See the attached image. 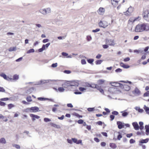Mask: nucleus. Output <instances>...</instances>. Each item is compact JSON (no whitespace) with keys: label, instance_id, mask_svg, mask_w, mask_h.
<instances>
[{"label":"nucleus","instance_id":"nucleus-53","mask_svg":"<svg viewBox=\"0 0 149 149\" xmlns=\"http://www.w3.org/2000/svg\"><path fill=\"white\" fill-rule=\"evenodd\" d=\"M74 93L75 94H81L82 93L78 91H77L74 92Z\"/></svg>","mask_w":149,"mask_h":149},{"label":"nucleus","instance_id":"nucleus-26","mask_svg":"<svg viewBox=\"0 0 149 149\" xmlns=\"http://www.w3.org/2000/svg\"><path fill=\"white\" fill-rule=\"evenodd\" d=\"M0 76L4 78V79L7 80H8V78L7 77V76L6 74L3 73H2L0 75Z\"/></svg>","mask_w":149,"mask_h":149},{"label":"nucleus","instance_id":"nucleus-6","mask_svg":"<svg viewBox=\"0 0 149 149\" xmlns=\"http://www.w3.org/2000/svg\"><path fill=\"white\" fill-rule=\"evenodd\" d=\"M106 43L107 44L110 45H114L115 44L113 40L111 39H106Z\"/></svg>","mask_w":149,"mask_h":149},{"label":"nucleus","instance_id":"nucleus-18","mask_svg":"<svg viewBox=\"0 0 149 149\" xmlns=\"http://www.w3.org/2000/svg\"><path fill=\"white\" fill-rule=\"evenodd\" d=\"M145 128L146 130V134L148 135L149 134V125H146L145 126Z\"/></svg>","mask_w":149,"mask_h":149},{"label":"nucleus","instance_id":"nucleus-55","mask_svg":"<svg viewBox=\"0 0 149 149\" xmlns=\"http://www.w3.org/2000/svg\"><path fill=\"white\" fill-rule=\"evenodd\" d=\"M81 62L82 64H85L86 63V60L85 59H82Z\"/></svg>","mask_w":149,"mask_h":149},{"label":"nucleus","instance_id":"nucleus-39","mask_svg":"<svg viewBox=\"0 0 149 149\" xmlns=\"http://www.w3.org/2000/svg\"><path fill=\"white\" fill-rule=\"evenodd\" d=\"M44 121L46 122H48L50 121H51V120L49 118H45L44 119Z\"/></svg>","mask_w":149,"mask_h":149},{"label":"nucleus","instance_id":"nucleus-42","mask_svg":"<svg viewBox=\"0 0 149 149\" xmlns=\"http://www.w3.org/2000/svg\"><path fill=\"white\" fill-rule=\"evenodd\" d=\"M48 80H41L40 81V84H43L46 83L48 82Z\"/></svg>","mask_w":149,"mask_h":149},{"label":"nucleus","instance_id":"nucleus-31","mask_svg":"<svg viewBox=\"0 0 149 149\" xmlns=\"http://www.w3.org/2000/svg\"><path fill=\"white\" fill-rule=\"evenodd\" d=\"M13 146L15 147L17 149H20V146L18 144H14L13 145Z\"/></svg>","mask_w":149,"mask_h":149},{"label":"nucleus","instance_id":"nucleus-20","mask_svg":"<svg viewBox=\"0 0 149 149\" xmlns=\"http://www.w3.org/2000/svg\"><path fill=\"white\" fill-rule=\"evenodd\" d=\"M149 140L148 138H147L145 139H142L139 142L141 143H146L148 142Z\"/></svg>","mask_w":149,"mask_h":149},{"label":"nucleus","instance_id":"nucleus-56","mask_svg":"<svg viewBox=\"0 0 149 149\" xmlns=\"http://www.w3.org/2000/svg\"><path fill=\"white\" fill-rule=\"evenodd\" d=\"M62 55L64 56H68V54L66 53L63 52L62 53Z\"/></svg>","mask_w":149,"mask_h":149},{"label":"nucleus","instance_id":"nucleus-54","mask_svg":"<svg viewBox=\"0 0 149 149\" xmlns=\"http://www.w3.org/2000/svg\"><path fill=\"white\" fill-rule=\"evenodd\" d=\"M5 89L2 87H0V92H5Z\"/></svg>","mask_w":149,"mask_h":149},{"label":"nucleus","instance_id":"nucleus-19","mask_svg":"<svg viewBox=\"0 0 149 149\" xmlns=\"http://www.w3.org/2000/svg\"><path fill=\"white\" fill-rule=\"evenodd\" d=\"M17 50L16 47H10L8 49V50L9 52H12L14 51H15Z\"/></svg>","mask_w":149,"mask_h":149},{"label":"nucleus","instance_id":"nucleus-59","mask_svg":"<svg viewBox=\"0 0 149 149\" xmlns=\"http://www.w3.org/2000/svg\"><path fill=\"white\" fill-rule=\"evenodd\" d=\"M94 140L97 142H98L100 141L99 139L97 137H95L94 139Z\"/></svg>","mask_w":149,"mask_h":149},{"label":"nucleus","instance_id":"nucleus-46","mask_svg":"<svg viewBox=\"0 0 149 149\" xmlns=\"http://www.w3.org/2000/svg\"><path fill=\"white\" fill-rule=\"evenodd\" d=\"M83 122H84V121L83 120H81V119H80V120H79L78 121H77V122L79 124H83Z\"/></svg>","mask_w":149,"mask_h":149},{"label":"nucleus","instance_id":"nucleus-33","mask_svg":"<svg viewBox=\"0 0 149 149\" xmlns=\"http://www.w3.org/2000/svg\"><path fill=\"white\" fill-rule=\"evenodd\" d=\"M26 100L28 102H30L32 101L31 97V96H29L26 98Z\"/></svg>","mask_w":149,"mask_h":149},{"label":"nucleus","instance_id":"nucleus-40","mask_svg":"<svg viewBox=\"0 0 149 149\" xmlns=\"http://www.w3.org/2000/svg\"><path fill=\"white\" fill-rule=\"evenodd\" d=\"M45 10L46 11V14L51 12V9L50 8H47L46 9H45Z\"/></svg>","mask_w":149,"mask_h":149},{"label":"nucleus","instance_id":"nucleus-61","mask_svg":"<svg viewBox=\"0 0 149 149\" xmlns=\"http://www.w3.org/2000/svg\"><path fill=\"white\" fill-rule=\"evenodd\" d=\"M102 47H103L105 49H107L109 47L108 45H103Z\"/></svg>","mask_w":149,"mask_h":149},{"label":"nucleus","instance_id":"nucleus-4","mask_svg":"<svg viewBox=\"0 0 149 149\" xmlns=\"http://www.w3.org/2000/svg\"><path fill=\"white\" fill-rule=\"evenodd\" d=\"M133 10V8L130 6L128 9L127 11L126 12H124V14L126 15H130L131 14Z\"/></svg>","mask_w":149,"mask_h":149},{"label":"nucleus","instance_id":"nucleus-12","mask_svg":"<svg viewBox=\"0 0 149 149\" xmlns=\"http://www.w3.org/2000/svg\"><path fill=\"white\" fill-rule=\"evenodd\" d=\"M62 86L64 88H67L69 86H70L69 81H67L66 82L62 84Z\"/></svg>","mask_w":149,"mask_h":149},{"label":"nucleus","instance_id":"nucleus-63","mask_svg":"<svg viewBox=\"0 0 149 149\" xmlns=\"http://www.w3.org/2000/svg\"><path fill=\"white\" fill-rule=\"evenodd\" d=\"M49 41V40L48 39H44L42 40V42L43 43H46V42H48Z\"/></svg>","mask_w":149,"mask_h":149},{"label":"nucleus","instance_id":"nucleus-16","mask_svg":"<svg viewBox=\"0 0 149 149\" xmlns=\"http://www.w3.org/2000/svg\"><path fill=\"white\" fill-rule=\"evenodd\" d=\"M120 65L121 67L125 68H128L130 67L129 65H126L123 63H121L120 64Z\"/></svg>","mask_w":149,"mask_h":149},{"label":"nucleus","instance_id":"nucleus-3","mask_svg":"<svg viewBox=\"0 0 149 149\" xmlns=\"http://www.w3.org/2000/svg\"><path fill=\"white\" fill-rule=\"evenodd\" d=\"M99 26L100 27L105 28L108 25V23L107 22L103 21H100L99 23Z\"/></svg>","mask_w":149,"mask_h":149},{"label":"nucleus","instance_id":"nucleus-24","mask_svg":"<svg viewBox=\"0 0 149 149\" xmlns=\"http://www.w3.org/2000/svg\"><path fill=\"white\" fill-rule=\"evenodd\" d=\"M110 146L113 148H115L117 147L116 145L114 143H111L109 144Z\"/></svg>","mask_w":149,"mask_h":149},{"label":"nucleus","instance_id":"nucleus-28","mask_svg":"<svg viewBox=\"0 0 149 149\" xmlns=\"http://www.w3.org/2000/svg\"><path fill=\"white\" fill-rule=\"evenodd\" d=\"M121 113H122V116L123 117H126L128 114V112L124 111H121Z\"/></svg>","mask_w":149,"mask_h":149},{"label":"nucleus","instance_id":"nucleus-48","mask_svg":"<svg viewBox=\"0 0 149 149\" xmlns=\"http://www.w3.org/2000/svg\"><path fill=\"white\" fill-rule=\"evenodd\" d=\"M110 117L111 118V120L112 121L115 118V116L113 114L111 115H110Z\"/></svg>","mask_w":149,"mask_h":149},{"label":"nucleus","instance_id":"nucleus-57","mask_svg":"<svg viewBox=\"0 0 149 149\" xmlns=\"http://www.w3.org/2000/svg\"><path fill=\"white\" fill-rule=\"evenodd\" d=\"M64 72L66 74H70L71 72V71L69 70H65L64 71Z\"/></svg>","mask_w":149,"mask_h":149},{"label":"nucleus","instance_id":"nucleus-14","mask_svg":"<svg viewBox=\"0 0 149 149\" xmlns=\"http://www.w3.org/2000/svg\"><path fill=\"white\" fill-rule=\"evenodd\" d=\"M30 109L33 112H36L38 111L39 109L37 107H33L31 108Z\"/></svg>","mask_w":149,"mask_h":149},{"label":"nucleus","instance_id":"nucleus-29","mask_svg":"<svg viewBox=\"0 0 149 149\" xmlns=\"http://www.w3.org/2000/svg\"><path fill=\"white\" fill-rule=\"evenodd\" d=\"M38 99L40 101H45L47 100V98H44L42 97H39L38 98Z\"/></svg>","mask_w":149,"mask_h":149},{"label":"nucleus","instance_id":"nucleus-64","mask_svg":"<svg viewBox=\"0 0 149 149\" xmlns=\"http://www.w3.org/2000/svg\"><path fill=\"white\" fill-rule=\"evenodd\" d=\"M87 40L88 41H90L92 39V38L91 36H88L87 37Z\"/></svg>","mask_w":149,"mask_h":149},{"label":"nucleus","instance_id":"nucleus-17","mask_svg":"<svg viewBox=\"0 0 149 149\" xmlns=\"http://www.w3.org/2000/svg\"><path fill=\"white\" fill-rule=\"evenodd\" d=\"M104 8L102 7L100 8L97 11L100 14H102V13H103L104 12Z\"/></svg>","mask_w":149,"mask_h":149},{"label":"nucleus","instance_id":"nucleus-1","mask_svg":"<svg viewBox=\"0 0 149 149\" xmlns=\"http://www.w3.org/2000/svg\"><path fill=\"white\" fill-rule=\"evenodd\" d=\"M149 28V26L147 24L143 23L138 24L137 25L135 28V31L136 32H142L144 31H147Z\"/></svg>","mask_w":149,"mask_h":149},{"label":"nucleus","instance_id":"nucleus-52","mask_svg":"<svg viewBox=\"0 0 149 149\" xmlns=\"http://www.w3.org/2000/svg\"><path fill=\"white\" fill-rule=\"evenodd\" d=\"M135 140H134L133 139H131L130 141V143H135Z\"/></svg>","mask_w":149,"mask_h":149},{"label":"nucleus","instance_id":"nucleus-51","mask_svg":"<svg viewBox=\"0 0 149 149\" xmlns=\"http://www.w3.org/2000/svg\"><path fill=\"white\" fill-rule=\"evenodd\" d=\"M6 103L1 101H0V105L1 106H5L6 105Z\"/></svg>","mask_w":149,"mask_h":149},{"label":"nucleus","instance_id":"nucleus-49","mask_svg":"<svg viewBox=\"0 0 149 149\" xmlns=\"http://www.w3.org/2000/svg\"><path fill=\"white\" fill-rule=\"evenodd\" d=\"M57 66V63H53L52 65V67L53 68H55Z\"/></svg>","mask_w":149,"mask_h":149},{"label":"nucleus","instance_id":"nucleus-62","mask_svg":"<svg viewBox=\"0 0 149 149\" xmlns=\"http://www.w3.org/2000/svg\"><path fill=\"white\" fill-rule=\"evenodd\" d=\"M72 141L74 143H77V139H75V138H72Z\"/></svg>","mask_w":149,"mask_h":149},{"label":"nucleus","instance_id":"nucleus-41","mask_svg":"<svg viewBox=\"0 0 149 149\" xmlns=\"http://www.w3.org/2000/svg\"><path fill=\"white\" fill-rule=\"evenodd\" d=\"M143 96L144 97L149 96V91H148L145 93L143 94Z\"/></svg>","mask_w":149,"mask_h":149},{"label":"nucleus","instance_id":"nucleus-47","mask_svg":"<svg viewBox=\"0 0 149 149\" xmlns=\"http://www.w3.org/2000/svg\"><path fill=\"white\" fill-rule=\"evenodd\" d=\"M136 20V19H133L131 18L129 20V21L130 22H131L132 23H133V22H134Z\"/></svg>","mask_w":149,"mask_h":149},{"label":"nucleus","instance_id":"nucleus-34","mask_svg":"<svg viewBox=\"0 0 149 149\" xmlns=\"http://www.w3.org/2000/svg\"><path fill=\"white\" fill-rule=\"evenodd\" d=\"M14 105L12 104H10L8 105V109H11L12 108L14 107Z\"/></svg>","mask_w":149,"mask_h":149},{"label":"nucleus","instance_id":"nucleus-13","mask_svg":"<svg viewBox=\"0 0 149 149\" xmlns=\"http://www.w3.org/2000/svg\"><path fill=\"white\" fill-rule=\"evenodd\" d=\"M30 116L32 118V120L33 121L35 120V118L37 119H39L40 118L39 116L32 114H31Z\"/></svg>","mask_w":149,"mask_h":149},{"label":"nucleus","instance_id":"nucleus-43","mask_svg":"<svg viewBox=\"0 0 149 149\" xmlns=\"http://www.w3.org/2000/svg\"><path fill=\"white\" fill-rule=\"evenodd\" d=\"M113 115H117L118 114V113L116 111H113L111 113Z\"/></svg>","mask_w":149,"mask_h":149},{"label":"nucleus","instance_id":"nucleus-2","mask_svg":"<svg viewBox=\"0 0 149 149\" xmlns=\"http://www.w3.org/2000/svg\"><path fill=\"white\" fill-rule=\"evenodd\" d=\"M143 15L144 19L147 21H149V13L148 10H144Z\"/></svg>","mask_w":149,"mask_h":149},{"label":"nucleus","instance_id":"nucleus-50","mask_svg":"<svg viewBox=\"0 0 149 149\" xmlns=\"http://www.w3.org/2000/svg\"><path fill=\"white\" fill-rule=\"evenodd\" d=\"M9 100L8 98L7 97L2 98H1L0 99V100L2 101H7V100Z\"/></svg>","mask_w":149,"mask_h":149},{"label":"nucleus","instance_id":"nucleus-5","mask_svg":"<svg viewBox=\"0 0 149 149\" xmlns=\"http://www.w3.org/2000/svg\"><path fill=\"white\" fill-rule=\"evenodd\" d=\"M69 83L70 86H77L79 85L78 81H69Z\"/></svg>","mask_w":149,"mask_h":149},{"label":"nucleus","instance_id":"nucleus-11","mask_svg":"<svg viewBox=\"0 0 149 149\" xmlns=\"http://www.w3.org/2000/svg\"><path fill=\"white\" fill-rule=\"evenodd\" d=\"M111 83L112 84H111V86L114 87H120L121 88V87L123 86L122 84L118 83L113 82Z\"/></svg>","mask_w":149,"mask_h":149},{"label":"nucleus","instance_id":"nucleus-35","mask_svg":"<svg viewBox=\"0 0 149 149\" xmlns=\"http://www.w3.org/2000/svg\"><path fill=\"white\" fill-rule=\"evenodd\" d=\"M35 52V50L34 49H30L27 52V53L29 54L32 52Z\"/></svg>","mask_w":149,"mask_h":149},{"label":"nucleus","instance_id":"nucleus-44","mask_svg":"<svg viewBox=\"0 0 149 149\" xmlns=\"http://www.w3.org/2000/svg\"><path fill=\"white\" fill-rule=\"evenodd\" d=\"M122 71V70L120 68H118L115 70V72H121Z\"/></svg>","mask_w":149,"mask_h":149},{"label":"nucleus","instance_id":"nucleus-10","mask_svg":"<svg viewBox=\"0 0 149 149\" xmlns=\"http://www.w3.org/2000/svg\"><path fill=\"white\" fill-rule=\"evenodd\" d=\"M97 84H95L93 83L91 84L89 83H86V86L88 87H90L93 88H95L96 87Z\"/></svg>","mask_w":149,"mask_h":149},{"label":"nucleus","instance_id":"nucleus-45","mask_svg":"<svg viewBox=\"0 0 149 149\" xmlns=\"http://www.w3.org/2000/svg\"><path fill=\"white\" fill-rule=\"evenodd\" d=\"M94 110V108H89L87 109V110L89 111H92Z\"/></svg>","mask_w":149,"mask_h":149},{"label":"nucleus","instance_id":"nucleus-60","mask_svg":"<svg viewBox=\"0 0 149 149\" xmlns=\"http://www.w3.org/2000/svg\"><path fill=\"white\" fill-rule=\"evenodd\" d=\"M130 58L129 57H127V58H125L124 59V61L125 62H127V61H130Z\"/></svg>","mask_w":149,"mask_h":149},{"label":"nucleus","instance_id":"nucleus-15","mask_svg":"<svg viewBox=\"0 0 149 149\" xmlns=\"http://www.w3.org/2000/svg\"><path fill=\"white\" fill-rule=\"evenodd\" d=\"M50 125L54 127L57 128H60V126L58 125H57L56 124L54 123H50Z\"/></svg>","mask_w":149,"mask_h":149},{"label":"nucleus","instance_id":"nucleus-37","mask_svg":"<svg viewBox=\"0 0 149 149\" xmlns=\"http://www.w3.org/2000/svg\"><path fill=\"white\" fill-rule=\"evenodd\" d=\"M79 89L81 91H85L86 90V88L82 87H79Z\"/></svg>","mask_w":149,"mask_h":149},{"label":"nucleus","instance_id":"nucleus-22","mask_svg":"<svg viewBox=\"0 0 149 149\" xmlns=\"http://www.w3.org/2000/svg\"><path fill=\"white\" fill-rule=\"evenodd\" d=\"M105 81L103 79H99L97 81V83L99 85L103 84Z\"/></svg>","mask_w":149,"mask_h":149},{"label":"nucleus","instance_id":"nucleus-8","mask_svg":"<svg viewBox=\"0 0 149 149\" xmlns=\"http://www.w3.org/2000/svg\"><path fill=\"white\" fill-rule=\"evenodd\" d=\"M117 124L118 125V127L119 129H121L124 127V123L123 124L120 121H118L117 122Z\"/></svg>","mask_w":149,"mask_h":149},{"label":"nucleus","instance_id":"nucleus-36","mask_svg":"<svg viewBox=\"0 0 149 149\" xmlns=\"http://www.w3.org/2000/svg\"><path fill=\"white\" fill-rule=\"evenodd\" d=\"M102 62V60H97L95 61V63L97 65L100 64Z\"/></svg>","mask_w":149,"mask_h":149},{"label":"nucleus","instance_id":"nucleus-9","mask_svg":"<svg viewBox=\"0 0 149 149\" xmlns=\"http://www.w3.org/2000/svg\"><path fill=\"white\" fill-rule=\"evenodd\" d=\"M132 124L135 130H138L139 129V126L136 122L133 123Z\"/></svg>","mask_w":149,"mask_h":149},{"label":"nucleus","instance_id":"nucleus-21","mask_svg":"<svg viewBox=\"0 0 149 149\" xmlns=\"http://www.w3.org/2000/svg\"><path fill=\"white\" fill-rule=\"evenodd\" d=\"M140 93V90L137 88H136L134 91V93L139 95Z\"/></svg>","mask_w":149,"mask_h":149},{"label":"nucleus","instance_id":"nucleus-30","mask_svg":"<svg viewBox=\"0 0 149 149\" xmlns=\"http://www.w3.org/2000/svg\"><path fill=\"white\" fill-rule=\"evenodd\" d=\"M94 60L93 58L89 59L87 60L88 62L91 64H93V62L94 61Z\"/></svg>","mask_w":149,"mask_h":149},{"label":"nucleus","instance_id":"nucleus-38","mask_svg":"<svg viewBox=\"0 0 149 149\" xmlns=\"http://www.w3.org/2000/svg\"><path fill=\"white\" fill-rule=\"evenodd\" d=\"M19 78V76L17 74H15L13 76V79L14 80H17Z\"/></svg>","mask_w":149,"mask_h":149},{"label":"nucleus","instance_id":"nucleus-27","mask_svg":"<svg viewBox=\"0 0 149 149\" xmlns=\"http://www.w3.org/2000/svg\"><path fill=\"white\" fill-rule=\"evenodd\" d=\"M144 109L145 110L146 112L147 113L149 114V112H148L149 111V108L147 107H146L145 105L144 106Z\"/></svg>","mask_w":149,"mask_h":149},{"label":"nucleus","instance_id":"nucleus-23","mask_svg":"<svg viewBox=\"0 0 149 149\" xmlns=\"http://www.w3.org/2000/svg\"><path fill=\"white\" fill-rule=\"evenodd\" d=\"M39 12L44 15H46V11L45 9H41L40 10Z\"/></svg>","mask_w":149,"mask_h":149},{"label":"nucleus","instance_id":"nucleus-58","mask_svg":"<svg viewBox=\"0 0 149 149\" xmlns=\"http://www.w3.org/2000/svg\"><path fill=\"white\" fill-rule=\"evenodd\" d=\"M100 31V29H96L95 30H92V32H97L99 31Z\"/></svg>","mask_w":149,"mask_h":149},{"label":"nucleus","instance_id":"nucleus-32","mask_svg":"<svg viewBox=\"0 0 149 149\" xmlns=\"http://www.w3.org/2000/svg\"><path fill=\"white\" fill-rule=\"evenodd\" d=\"M58 90L60 92H62L65 91V89L63 87H59L58 89Z\"/></svg>","mask_w":149,"mask_h":149},{"label":"nucleus","instance_id":"nucleus-25","mask_svg":"<svg viewBox=\"0 0 149 149\" xmlns=\"http://www.w3.org/2000/svg\"><path fill=\"white\" fill-rule=\"evenodd\" d=\"M0 143L2 144H5L6 141L5 139L4 138H2L0 139Z\"/></svg>","mask_w":149,"mask_h":149},{"label":"nucleus","instance_id":"nucleus-7","mask_svg":"<svg viewBox=\"0 0 149 149\" xmlns=\"http://www.w3.org/2000/svg\"><path fill=\"white\" fill-rule=\"evenodd\" d=\"M122 86H123L122 87H121V88L123 89L125 91H128L130 89V87L127 84H122Z\"/></svg>","mask_w":149,"mask_h":149}]
</instances>
